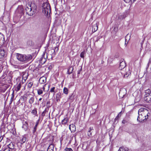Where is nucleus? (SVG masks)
<instances>
[{"mask_svg":"<svg viewBox=\"0 0 151 151\" xmlns=\"http://www.w3.org/2000/svg\"><path fill=\"white\" fill-rule=\"evenodd\" d=\"M138 116L137 120L139 122H142L148 119L150 116L148 110L145 108H141L139 110Z\"/></svg>","mask_w":151,"mask_h":151,"instance_id":"1","label":"nucleus"},{"mask_svg":"<svg viewBox=\"0 0 151 151\" xmlns=\"http://www.w3.org/2000/svg\"><path fill=\"white\" fill-rule=\"evenodd\" d=\"M37 8L36 6L34 4L27 5L25 9L26 14L29 16H32L35 13Z\"/></svg>","mask_w":151,"mask_h":151,"instance_id":"2","label":"nucleus"},{"mask_svg":"<svg viewBox=\"0 0 151 151\" xmlns=\"http://www.w3.org/2000/svg\"><path fill=\"white\" fill-rule=\"evenodd\" d=\"M16 57L19 60L24 63L29 61L32 59V56L30 55H26L18 53Z\"/></svg>","mask_w":151,"mask_h":151,"instance_id":"3","label":"nucleus"},{"mask_svg":"<svg viewBox=\"0 0 151 151\" xmlns=\"http://www.w3.org/2000/svg\"><path fill=\"white\" fill-rule=\"evenodd\" d=\"M42 12L47 17L50 16L51 12L50 6L49 4L47 2L44 3L42 5Z\"/></svg>","mask_w":151,"mask_h":151,"instance_id":"4","label":"nucleus"},{"mask_svg":"<svg viewBox=\"0 0 151 151\" xmlns=\"http://www.w3.org/2000/svg\"><path fill=\"white\" fill-rule=\"evenodd\" d=\"M144 99L147 102H151V91L149 89L145 91Z\"/></svg>","mask_w":151,"mask_h":151,"instance_id":"5","label":"nucleus"},{"mask_svg":"<svg viewBox=\"0 0 151 151\" xmlns=\"http://www.w3.org/2000/svg\"><path fill=\"white\" fill-rule=\"evenodd\" d=\"M7 54V50L6 47H0V59L5 57Z\"/></svg>","mask_w":151,"mask_h":151,"instance_id":"6","label":"nucleus"},{"mask_svg":"<svg viewBox=\"0 0 151 151\" xmlns=\"http://www.w3.org/2000/svg\"><path fill=\"white\" fill-rule=\"evenodd\" d=\"M47 58V53L45 52H43L42 57L39 60V63L41 64H43L46 61Z\"/></svg>","mask_w":151,"mask_h":151,"instance_id":"7","label":"nucleus"},{"mask_svg":"<svg viewBox=\"0 0 151 151\" xmlns=\"http://www.w3.org/2000/svg\"><path fill=\"white\" fill-rule=\"evenodd\" d=\"M126 66V65L125 61L123 59H122L120 60V66L119 67V68L121 70H122V69H124L125 67Z\"/></svg>","mask_w":151,"mask_h":151,"instance_id":"8","label":"nucleus"},{"mask_svg":"<svg viewBox=\"0 0 151 151\" xmlns=\"http://www.w3.org/2000/svg\"><path fill=\"white\" fill-rule=\"evenodd\" d=\"M16 12L20 14H23L24 9L23 6L21 5L19 6L16 10Z\"/></svg>","mask_w":151,"mask_h":151,"instance_id":"9","label":"nucleus"},{"mask_svg":"<svg viewBox=\"0 0 151 151\" xmlns=\"http://www.w3.org/2000/svg\"><path fill=\"white\" fill-rule=\"evenodd\" d=\"M8 148L10 149H12L13 151H15V149L14 148V145L13 143H10L8 145Z\"/></svg>","mask_w":151,"mask_h":151,"instance_id":"10","label":"nucleus"},{"mask_svg":"<svg viewBox=\"0 0 151 151\" xmlns=\"http://www.w3.org/2000/svg\"><path fill=\"white\" fill-rule=\"evenodd\" d=\"M93 127H90L88 131V136L90 137L92 136V132H93Z\"/></svg>","mask_w":151,"mask_h":151,"instance_id":"11","label":"nucleus"},{"mask_svg":"<svg viewBox=\"0 0 151 151\" xmlns=\"http://www.w3.org/2000/svg\"><path fill=\"white\" fill-rule=\"evenodd\" d=\"M28 124L26 121L23 122V125L22 127L25 131H26L28 128Z\"/></svg>","mask_w":151,"mask_h":151,"instance_id":"12","label":"nucleus"},{"mask_svg":"<svg viewBox=\"0 0 151 151\" xmlns=\"http://www.w3.org/2000/svg\"><path fill=\"white\" fill-rule=\"evenodd\" d=\"M39 81L41 84L44 83L46 81V78L44 77H42L40 78Z\"/></svg>","mask_w":151,"mask_h":151,"instance_id":"13","label":"nucleus"},{"mask_svg":"<svg viewBox=\"0 0 151 151\" xmlns=\"http://www.w3.org/2000/svg\"><path fill=\"white\" fill-rule=\"evenodd\" d=\"M5 42V38L4 36L1 34H0V43L1 44H3Z\"/></svg>","mask_w":151,"mask_h":151,"instance_id":"14","label":"nucleus"},{"mask_svg":"<svg viewBox=\"0 0 151 151\" xmlns=\"http://www.w3.org/2000/svg\"><path fill=\"white\" fill-rule=\"evenodd\" d=\"M69 129L72 132H74L76 130L75 126L73 124H70L69 125Z\"/></svg>","mask_w":151,"mask_h":151,"instance_id":"15","label":"nucleus"},{"mask_svg":"<svg viewBox=\"0 0 151 151\" xmlns=\"http://www.w3.org/2000/svg\"><path fill=\"white\" fill-rule=\"evenodd\" d=\"M98 28V25L96 23L92 26V31L93 32H94L97 30Z\"/></svg>","mask_w":151,"mask_h":151,"instance_id":"16","label":"nucleus"},{"mask_svg":"<svg viewBox=\"0 0 151 151\" xmlns=\"http://www.w3.org/2000/svg\"><path fill=\"white\" fill-rule=\"evenodd\" d=\"M54 145L52 144L50 145L47 148V151H54Z\"/></svg>","mask_w":151,"mask_h":151,"instance_id":"17","label":"nucleus"},{"mask_svg":"<svg viewBox=\"0 0 151 151\" xmlns=\"http://www.w3.org/2000/svg\"><path fill=\"white\" fill-rule=\"evenodd\" d=\"M130 35L129 34H127L125 37V44H127L128 41L130 39Z\"/></svg>","mask_w":151,"mask_h":151,"instance_id":"18","label":"nucleus"},{"mask_svg":"<svg viewBox=\"0 0 151 151\" xmlns=\"http://www.w3.org/2000/svg\"><path fill=\"white\" fill-rule=\"evenodd\" d=\"M56 100L58 101L60 100V99L61 98V93H57L56 95Z\"/></svg>","mask_w":151,"mask_h":151,"instance_id":"19","label":"nucleus"},{"mask_svg":"<svg viewBox=\"0 0 151 151\" xmlns=\"http://www.w3.org/2000/svg\"><path fill=\"white\" fill-rule=\"evenodd\" d=\"M27 138L26 137L22 136L20 140V142L21 144H23L25 142Z\"/></svg>","mask_w":151,"mask_h":151,"instance_id":"20","label":"nucleus"},{"mask_svg":"<svg viewBox=\"0 0 151 151\" xmlns=\"http://www.w3.org/2000/svg\"><path fill=\"white\" fill-rule=\"evenodd\" d=\"M68 121V119L67 118H65L62 121V123L63 124H66Z\"/></svg>","mask_w":151,"mask_h":151,"instance_id":"21","label":"nucleus"},{"mask_svg":"<svg viewBox=\"0 0 151 151\" xmlns=\"http://www.w3.org/2000/svg\"><path fill=\"white\" fill-rule=\"evenodd\" d=\"M117 18L119 20H122L124 17V16L123 14H119L117 16Z\"/></svg>","mask_w":151,"mask_h":151,"instance_id":"22","label":"nucleus"},{"mask_svg":"<svg viewBox=\"0 0 151 151\" xmlns=\"http://www.w3.org/2000/svg\"><path fill=\"white\" fill-rule=\"evenodd\" d=\"M73 67H70L68 70V73L69 74H70L73 72Z\"/></svg>","mask_w":151,"mask_h":151,"instance_id":"23","label":"nucleus"},{"mask_svg":"<svg viewBox=\"0 0 151 151\" xmlns=\"http://www.w3.org/2000/svg\"><path fill=\"white\" fill-rule=\"evenodd\" d=\"M34 98L33 97H32L30 98L29 102L30 104H32L34 102Z\"/></svg>","mask_w":151,"mask_h":151,"instance_id":"24","label":"nucleus"},{"mask_svg":"<svg viewBox=\"0 0 151 151\" xmlns=\"http://www.w3.org/2000/svg\"><path fill=\"white\" fill-rule=\"evenodd\" d=\"M21 87V83H19V84H18V85L17 86V87H16V88H15L16 91H19L20 90Z\"/></svg>","mask_w":151,"mask_h":151,"instance_id":"25","label":"nucleus"},{"mask_svg":"<svg viewBox=\"0 0 151 151\" xmlns=\"http://www.w3.org/2000/svg\"><path fill=\"white\" fill-rule=\"evenodd\" d=\"M63 92L65 94H67L68 93V89L66 87H64L63 89Z\"/></svg>","mask_w":151,"mask_h":151,"instance_id":"26","label":"nucleus"},{"mask_svg":"<svg viewBox=\"0 0 151 151\" xmlns=\"http://www.w3.org/2000/svg\"><path fill=\"white\" fill-rule=\"evenodd\" d=\"M37 109H35L32 110L31 113L33 115H36L37 114Z\"/></svg>","mask_w":151,"mask_h":151,"instance_id":"27","label":"nucleus"},{"mask_svg":"<svg viewBox=\"0 0 151 151\" xmlns=\"http://www.w3.org/2000/svg\"><path fill=\"white\" fill-rule=\"evenodd\" d=\"M14 97V92H13L12 94V96H11V99L10 100V102H9V104H11L13 101V99Z\"/></svg>","mask_w":151,"mask_h":151,"instance_id":"28","label":"nucleus"},{"mask_svg":"<svg viewBox=\"0 0 151 151\" xmlns=\"http://www.w3.org/2000/svg\"><path fill=\"white\" fill-rule=\"evenodd\" d=\"M55 87H52L50 89V92L52 93H54V94L56 92V91H55Z\"/></svg>","mask_w":151,"mask_h":151,"instance_id":"29","label":"nucleus"},{"mask_svg":"<svg viewBox=\"0 0 151 151\" xmlns=\"http://www.w3.org/2000/svg\"><path fill=\"white\" fill-rule=\"evenodd\" d=\"M27 76L28 75L27 74H24L22 76V79L25 81L27 78Z\"/></svg>","mask_w":151,"mask_h":151,"instance_id":"30","label":"nucleus"},{"mask_svg":"<svg viewBox=\"0 0 151 151\" xmlns=\"http://www.w3.org/2000/svg\"><path fill=\"white\" fill-rule=\"evenodd\" d=\"M136 0H124L126 3H128L130 2L131 3H134Z\"/></svg>","mask_w":151,"mask_h":151,"instance_id":"31","label":"nucleus"},{"mask_svg":"<svg viewBox=\"0 0 151 151\" xmlns=\"http://www.w3.org/2000/svg\"><path fill=\"white\" fill-rule=\"evenodd\" d=\"M43 92V91L41 89H39L37 90V94L39 95H41L42 94Z\"/></svg>","mask_w":151,"mask_h":151,"instance_id":"32","label":"nucleus"},{"mask_svg":"<svg viewBox=\"0 0 151 151\" xmlns=\"http://www.w3.org/2000/svg\"><path fill=\"white\" fill-rule=\"evenodd\" d=\"M33 84V83L32 82H30L28 84L27 86L28 88H31Z\"/></svg>","mask_w":151,"mask_h":151,"instance_id":"33","label":"nucleus"},{"mask_svg":"<svg viewBox=\"0 0 151 151\" xmlns=\"http://www.w3.org/2000/svg\"><path fill=\"white\" fill-rule=\"evenodd\" d=\"M37 127V125H35L33 130V133L34 134L36 132Z\"/></svg>","mask_w":151,"mask_h":151,"instance_id":"34","label":"nucleus"},{"mask_svg":"<svg viewBox=\"0 0 151 151\" xmlns=\"http://www.w3.org/2000/svg\"><path fill=\"white\" fill-rule=\"evenodd\" d=\"M84 52L83 51L80 54V56L81 58H84Z\"/></svg>","mask_w":151,"mask_h":151,"instance_id":"35","label":"nucleus"},{"mask_svg":"<svg viewBox=\"0 0 151 151\" xmlns=\"http://www.w3.org/2000/svg\"><path fill=\"white\" fill-rule=\"evenodd\" d=\"M65 151H73L72 149L71 148H66L65 149Z\"/></svg>","mask_w":151,"mask_h":151,"instance_id":"36","label":"nucleus"},{"mask_svg":"<svg viewBox=\"0 0 151 151\" xmlns=\"http://www.w3.org/2000/svg\"><path fill=\"white\" fill-rule=\"evenodd\" d=\"M124 149V147H122L119 148L118 151H123Z\"/></svg>","mask_w":151,"mask_h":151,"instance_id":"37","label":"nucleus"},{"mask_svg":"<svg viewBox=\"0 0 151 151\" xmlns=\"http://www.w3.org/2000/svg\"><path fill=\"white\" fill-rule=\"evenodd\" d=\"M123 151H129V150L128 148L127 147H124Z\"/></svg>","mask_w":151,"mask_h":151,"instance_id":"38","label":"nucleus"},{"mask_svg":"<svg viewBox=\"0 0 151 151\" xmlns=\"http://www.w3.org/2000/svg\"><path fill=\"white\" fill-rule=\"evenodd\" d=\"M129 73H127L125 74H124V77H127L129 75Z\"/></svg>","mask_w":151,"mask_h":151,"instance_id":"39","label":"nucleus"},{"mask_svg":"<svg viewBox=\"0 0 151 151\" xmlns=\"http://www.w3.org/2000/svg\"><path fill=\"white\" fill-rule=\"evenodd\" d=\"M14 66L15 68L19 69L20 68V66L18 65H14Z\"/></svg>","mask_w":151,"mask_h":151,"instance_id":"40","label":"nucleus"},{"mask_svg":"<svg viewBox=\"0 0 151 151\" xmlns=\"http://www.w3.org/2000/svg\"><path fill=\"white\" fill-rule=\"evenodd\" d=\"M45 112H46V111L45 110L42 113V116H44L45 115Z\"/></svg>","mask_w":151,"mask_h":151,"instance_id":"41","label":"nucleus"},{"mask_svg":"<svg viewBox=\"0 0 151 151\" xmlns=\"http://www.w3.org/2000/svg\"><path fill=\"white\" fill-rule=\"evenodd\" d=\"M39 120H38V121H37V122H36V124H35V125H37V127L38 125L39 124Z\"/></svg>","mask_w":151,"mask_h":151,"instance_id":"42","label":"nucleus"},{"mask_svg":"<svg viewBox=\"0 0 151 151\" xmlns=\"http://www.w3.org/2000/svg\"><path fill=\"white\" fill-rule=\"evenodd\" d=\"M46 85V84H45L43 87V90H44V91L45 89V86Z\"/></svg>","mask_w":151,"mask_h":151,"instance_id":"43","label":"nucleus"},{"mask_svg":"<svg viewBox=\"0 0 151 151\" xmlns=\"http://www.w3.org/2000/svg\"><path fill=\"white\" fill-rule=\"evenodd\" d=\"M50 85H49L48 86V90H49V88H50Z\"/></svg>","mask_w":151,"mask_h":151,"instance_id":"44","label":"nucleus"},{"mask_svg":"<svg viewBox=\"0 0 151 151\" xmlns=\"http://www.w3.org/2000/svg\"><path fill=\"white\" fill-rule=\"evenodd\" d=\"M1 68V66H0V73L1 72V70H2V69Z\"/></svg>","mask_w":151,"mask_h":151,"instance_id":"45","label":"nucleus"},{"mask_svg":"<svg viewBox=\"0 0 151 151\" xmlns=\"http://www.w3.org/2000/svg\"><path fill=\"white\" fill-rule=\"evenodd\" d=\"M42 99V98H40L39 99V101H40Z\"/></svg>","mask_w":151,"mask_h":151,"instance_id":"46","label":"nucleus"},{"mask_svg":"<svg viewBox=\"0 0 151 151\" xmlns=\"http://www.w3.org/2000/svg\"><path fill=\"white\" fill-rule=\"evenodd\" d=\"M71 97H72V96H70V98H69L70 99H71Z\"/></svg>","mask_w":151,"mask_h":151,"instance_id":"47","label":"nucleus"},{"mask_svg":"<svg viewBox=\"0 0 151 151\" xmlns=\"http://www.w3.org/2000/svg\"><path fill=\"white\" fill-rule=\"evenodd\" d=\"M121 112H119V114L118 115H119L120 114V113H121Z\"/></svg>","mask_w":151,"mask_h":151,"instance_id":"48","label":"nucleus"},{"mask_svg":"<svg viewBox=\"0 0 151 151\" xmlns=\"http://www.w3.org/2000/svg\"><path fill=\"white\" fill-rule=\"evenodd\" d=\"M1 44L0 43V47H1Z\"/></svg>","mask_w":151,"mask_h":151,"instance_id":"49","label":"nucleus"},{"mask_svg":"<svg viewBox=\"0 0 151 151\" xmlns=\"http://www.w3.org/2000/svg\"><path fill=\"white\" fill-rule=\"evenodd\" d=\"M121 73H122V74H123V73H122V72H121Z\"/></svg>","mask_w":151,"mask_h":151,"instance_id":"50","label":"nucleus"}]
</instances>
